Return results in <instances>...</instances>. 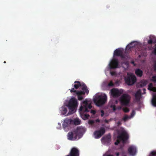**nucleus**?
Here are the masks:
<instances>
[{"mask_svg": "<svg viewBox=\"0 0 156 156\" xmlns=\"http://www.w3.org/2000/svg\"><path fill=\"white\" fill-rule=\"evenodd\" d=\"M96 121L97 122H100V120L98 119H97Z\"/></svg>", "mask_w": 156, "mask_h": 156, "instance_id": "nucleus-44", "label": "nucleus"}, {"mask_svg": "<svg viewBox=\"0 0 156 156\" xmlns=\"http://www.w3.org/2000/svg\"><path fill=\"white\" fill-rule=\"evenodd\" d=\"M122 110L125 113H127L129 112V109L127 107H124L122 108Z\"/></svg>", "mask_w": 156, "mask_h": 156, "instance_id": "nucleus-27", "label": "nucleus"}, {"mask_svg": "<svg viewBox=\"0 0 156 156\" xmlns=\"http://www.w3.org/2000/svg\"><path fill=\"white\" fill-rule=\"evenodd\" d=\"M119 56H120L122 58H125L124 55H123V53H121Z\"/></svg>", "mask_w": 156, "mask_h": 156, "instance_id": "nucleus-36", "label": "nucleus"}, {"mask_svg": "<svg viewBox=\"0 0 156 156\" xmlns=\"http://www.w3.org/2000/svg\"><path fill=\"white\" fill-rule=\"evenodd\" d=\"M153 67L154 70L156 71V61H155L154 62Z\"/></svg>", "mask_w": 156, "mask_h": 156, "instance_id": "nucleus-33", "label": "nucleus"}, {"mask_svg": "<svg viewBox=\"0 0 156 156\" xmlns=\"http://www.w3.org/2000/svg\"><path fill=\"white\" fill-rule=\"evenodd\" d=\"M101 117H103L104 116V113H105L104 111L103 110H101Z\"/></svg>", "mask_w": 156, "mask_h": 156, "instance_id": "nucleus-35", "label": "nucleus"}, {"mask_svg": "<svg viewBox=\"0 0 156 156\" xmlns=\"http://www.w3.org/2000/svg\"><path fill=\"white\" fill-rule=\"evenodd\" d=\"M66 156H70V153H69V155H67Z\"/></svg>", "mask_w": 156, "mask_h": 156, "instance_id": "nucleus-45", "label": "nucleus"}, {"mask_svg": "<svg viewBox=\"0 0 156 156\" xmlns=\"http://www.w3.org/2000/svg\"><path fill=\"white\" fill-rule=\"evenodd\" d=\"M101 140L104 141L105 143H110L111 141V137L110 135H107L103 137Z\"/></svg>", "mask_w": 156, "mask_h": 156, "instance_id": "nucleus-15", "label": "nucleus"}, {"mask_svg": "<svg viewBox=\"0 0 156 156\" xmlns=\"http://www.w3.org/2000/svg\"><path fill=\"white\" fill-rule=\"evenodd\" d=\"M74 84L73 85V84L72 85L74 88L71 89L70 91L71 93H74L75 94H74V95H77L79 100H82L83 98L82 95L85 94L87 95L89 93L87 86L84 83H81L79 81H75Z\"/></svg>", "mask_w": 156, "mask_h": 156, "instance_id": "nucleus-1", "label": "nucleus"}, {"mask_svg": "<svg viewBox=\"0 0 156 156\" xmlns=\"http://www.w3.org/2000/svg\"><path fill=\"white\" fill-rule=\"evenodd\" d=\"M72 120L70 119H66L62 124V126L64 129H65L71 123Z\"/></svg>", "mask_w": 156, "mask_h": 156, "instance_id": "nucleus-14", "label": "nucleus"}, {"mask_svg": "<svg viewBox=\"0 0 156 156\" xmlns=\"http://www.w3.org/2000/svg\"><path fill=\"white\" fill-rule=\"evenodd\" d=\"M130 117L126 115H125L124 117L122 118V120L124 122L126 121L128 119H130Z\"/></svg>", "mask_w": 156, "mask_h": 156, "instance_id": "nucleus-25", "label": "nucleus"}, {"mask_svg": "<svg viewBox=\"0 0 156 156\" xmlns=\"http://www.w3.org/2000/svg\"><path fill=\"white\" fill-rule=\"evenodd\" d=\"M147 83V81L145 80H143L140 83V86L143 87L145 86Z\"/></svg>", "mask_w": 156, "mask_h": 156, "instance_id": "nucleus-22", "label": "nucleus"}, {"mask_svg": "<svg viewBox=\"0 0 156 156\" xmlns=\"http://www.w3.org/2000/svg\"><path fill=\"white\" fill-rule=\"evenodd\" d=\"M105 130L104 128L101 127L99 130L94 131V137L96 139H99L105 133Z\"/></svg>", "mask_w": 156, "mask_h": 156, "instance_id": "nucleus-9", "label": "nucleus"}, {"mask_svg": "<svg viewBox=\"0 0 156 156\" xmlns=\"http://www.w3.org/2000/svg\"><path fill=\"white\" fill-rule=\"evenodd\" d=\"M136 78L132 74L128 73V76L125 78V82L129 85H132L136 81Z\"/></svg>", "mask_w": 156, "mask_h": 156, "instance_id": "nucleus-8", "label": "nucleus"}, {"mask_svg": "<svg viewBox=\"0 0 156 156\" xmlns=\"http://www.w3.org/2000/svg\"><path fill=\"white\" fill-rule=\"evenodd\" d=\"M153 53L154 55H156V47L154 48Z\"/></svg>", "mask_w": 156, "mask_h": 156, "instance_id": "nucleus-37", "label": "nucleus"}, {"mask_svg": "<svg viewBox=\"0 0 156 156\" xmlns=\"http://www.w3.org/2000/svg\"><path fill=\"white\" fill-rule=\"evenodd\" d=\"M110 74L112 76H115L116 75V73L114 71H111Z\"/></svg>", "mask_w": 156, "mask_h": 156, "instance_id": "nucleus-34", "label": "nucleus"}, {"mask_svg": "<svg viewBox=\"0 0 156 156\" xmlns=\"http://www.w3.org/2000/svg\"><path fill=\"white\" fill-rule=\"evenodd\" d=\"M105 122H108V121L107 120H106V121H105Z\"/></svg>", "mask_w": 156, "mask_h": 156, "instance_id": "nucleus-48", "label": "nucleus"}, {"mask_svg": "<svg viewBox=\"0 0 156 156\" xmlns=\"http://www.w3.org/2000/svg\"><path fill=\"white\" fill-rule=\"evenodd\" d=\"M128 151L129 154L132 156H135L137 152L136 147L133 145L130 146L129 147Z\"/></svg>", "mask_w": 156, "mask_h": 156, "instance_id": "nucleus-10", "label": "nucleus"}, {"mask_svg": "<svg viewBox=\"0 0 156 156\" xmlns=\"http://www.w3.org/2000/svg\"><path fill=\"white\" fill-rule=\"evenodd\" d=\"M85 131V129L80 126L72 132H69L67 134L68 139L70 140H74L76 139L78 136H82Z\"/></svg>", "mask_w": 156, "mask_h": 156, "instance_id": "nucleus-2", "label": "nucleus"}, {"mask_svg": "<svg viewBox=\"0 0 156 156\" xmlns=\"http://www.w3.org/2000/svg\"><path fill=\"white\" fill-rule=\"evenodd\" d=\"M78 105L77 101L75 98L70 99L67 105L69 112L67 115H70L74 113L76 111Z\"/></svg>", "mask_w": 156, "mask_h": 156, "instance_id": "nucleus-4", "label": "nucleus"}, {"mask_svg": "<svg viewBox=\"0 0 156 156\" xmlns=\"http://www.w3.org/2000/svg\"><path fill=\"white\" fill-rule=\"evenodd\" d=\"M61 113L62 115H65L66 114L67 110L66 108L65 107H62L61 108Z\"/></svg>", "mask_w": 156, "mask_h": 156, "instance_id": "nucleus-20", "label": "nucleus"}, {"mask_svg": "<svg viewBox=\"0 0 156 156\" xmlns=\"http://www.w3.org/2000/svg\"><path fill=\"white\" fill-rule=\"evenodd\" d=\"M131 97L127 94H123L120 98L119 101L121 105L127 106L129 105L130 100Z\"/></svg>", "mask_w": 156, "mask_h": 156, "instance_id": "nucleus-7", "label": "nucleus"}, {"mask_svg": "<svg viewBox=\"0 0 156 156\" xmlns=\"http://www.w3.org/2000/svg\"><path fill=\"white\" fill-rule=\"evenodd\" d=\"M148 89L154 92H156V87H153V84L151 83L149 84Z\"/></svg>", "mask_w": 156, "mask_h": 156, "instance_id": "nucleus-19", "label": "nucleus"}, {"mask_svg": "<svg viewBox=\"0 0 156 156\" xmlns=\"http://www.w3.org/2000/svg\"><path fill=\"white\" fill-rule=\"evenodd\" d=\"M134 42H132V43L129 44L127 46H126V49H128V50H129L132 48H133V46L132 45L133 44Z\"/></svg>", "mask_w": 156, "mask_h": 156, "instance_id": "nucleus-23", "label": "nucleus"}, {"mask_svg": "<svg viewBox=\"0 0 156 156\" xmlns=\"http://www.w3.org/2000/svg\"><path fill=\"white\" fill-rule=\"evenodd\" d=\"M143 71L140 69H137L135 70V73L139 77H141L143 75Z\"/></svg>", "mask_w": 156, "mask_h": 156, "instance_id": "nucleus-17", "label": "nucleus"}, {"mask_svg": "<svg viewBox=\"0 0 156 156\" xmlns=\"http://www.w3.org/2000/svg\"><path fill=\"white\" fill-rule=\"evenodd\" d=\"M121 53H122V51L119 49H117L115 50L114 55L115 56H119Z\"/></svg>", "mask_w": 156, "mask_h": 156, "instance_id": "nucleus-18", "label": "nucleus"}, {"mask_svg": "<svg viewBox=\"0 0 156 156\" xmlns=\"http://www.w3.org/2000/svg\"><path fill=\"white\" fill-rule=\"evenodd\" d=\"M121 156H127L126 155H122Z\"/></svg>", "mask_w": 156, "mask_h": 156, "instance_id": "nucleus-46", "label": "nucleus"}, {"mask_svg": "<svg viewBox=\"0 0 156 156\" xmlns=\"http://www.w3.org/2000/svg\"><path fill=\"white\" fill-rule=\"evenodd\" d=\"M119 62L117 59H113L109 64L110 69H113L118 68Z\"/></svg>", "mask_w": 156, "mask_h": 156, "instance_id": "nucleus-11", "label": "nucleus"}, {"mask_svg": "<svg viewBox=\"0 0 156 156\" xmlns=\"http://www.w3.org/2000/svg\"><path fill=\"white\" fill-rule=\"evenodd\" d=\"M94 123V122L93 120H89L88 122L89 124H91V125H93V124Z\"/></svg>", "mask_w": 156, "mask_h": 156, "instance_id": "nucleus-32", "label": "nucleus"}, {"mask_svg": "<svg viewBox=\"0 0 156 156\" xmlns=\"http://www.w3.org/2000/svg\"><path fill=\"white\" fill-rule=\"evenodd\" d=\"M117 126H120L122 124V123L120 121H118L117 122Z\"/></svg>", "mask_w": 156, "mask_h": 156, "instance_id": "nucleus-38", "label": "nucleus"}, {"mask_svg": "<svg viewBox=\"0 0 156 156\" xmlns=\"http://www.w3.org/2000/svg\"><path fill=\"white\" fill-rule=\"evenodd\" d=\"M111 107L112 108L113 111H115L116 110V106L115 105H112L111 106Z\"/></svg>", "mask_w": 156, "mask_h": 156, "instance_id": "nucleus-29", "label": "nucleus"}, {"mask_svg": "<svg viewBox=\"0 0 156 156\" xmlns=\"http://www.w3.org/2000/svg\"><path fill=\"white\" fill-rule=\"evenodd\" d=\"M152 103L154 106L156 107V95L153 96V98L152 100Z\"/></svg>", "mask_w": 156, "mask_h": 156, "instance_id": "nucleus-21", "label": "nucleus"}, {"mask_svg": "<svg viewBox=\"0 0 156 156\" xmlns=\"http://www.w3.org/2000/svg\"><path fill=\"white\" fill-rule=\"evenodd\" d=\"M80 120L78 119H76L74 120V123L75 125H78L80 124Z\"/></svg>", "mask_w": 156, "mask_h": 156, "instance_id": "nucleus-26", "label": "nucleus"}, {"mask_svg": "<svg viewBox=\"0 0 156 156\" xmlns=\"http://www.w3.org/2000/svg\"><path fill=\"white\" fill-rule=\"evenodd\" d=\"M90 112L93 113V114H94L96 113V112L95 111L91 110L90 111Z\"/></svg>", "mask_w": 156, "mask_h": 156, "instance_id": "nucleus-39", "label": "nucleus"}, {"mask_svg": "<svg viewBox=\"0 0 156 156\" xmlns=\"http://www.w3.org/2000/svg\"><path fill=\"white\" fill-rule=\"evenodd\" d=\"M103 156H113L112 155L105 154L103 155Z\"/></svg>", "mask_w": 156, "mask_h": 156, "instance_id": "nucleus-43", "label": "nucleus"}, {"mask_svg": "<svg viewBox=\"0 0 156 156\" xmlns=\"http://www.w3.org/2000/svg\"><path fill=\"white\" fill-rule=\"evenodd\" d=\"M115 154H116V156H119V152H116V153Z\"/></svg>", "mask_w": 156, "mask_h": 156, "instance_id": "nucleus-42", "label": "nucleus"}, {"mask_svg": "<svg viewBox=\"0 0 156 156\" xmlns=\"http://www.w3.org/2000/svg\"><path fill=\"white\" fill-rule=\"evenodd\" d=\"M111 95L113 97H118L120 96L122 94V92L118 89L114 88L111 90Z\"/></svg>", "mask_w": 156, "mask_h": 156, "instance_id": "nucleus-12", "label": "nucleus"}, {"mask_svg": "<svg viewBox=\"0 0 156 156\" xmlns=\"http://www.w3.org/2000/svg\"><path fill=\"white\" fill-rule=\"evenodd\" d=\"M143 93H142V94H145L146 93V89L145 88H143Z\"/></svg>", "mask_w": 156, "mask_h": 156, "instance_id": "nucleus-40", "label": "nucleus"}, {"mask_svg": "<svg viewBox=\"0 0 156 156\" xmlns=\"http://www.w3.org/2000/svg\"><path fill=\"white\" fill-rule=\"evenodd\" d=\"M108 86L109 87H113L114 86V84L113 83L112 81H111L108 83Z\"/></svg>", "mask_w": 156, "mask_h": 156, "instance_id": "nucleus-28", "label": "nucleus"}, {"mask_svg": "<svg viewBox=\"0 0 156 156\" xmlns=\"http://www.w3.org/2000/svg\"><path fill=\"white\" fill-rule=\"evenodd\" d=\"M147 42L149 44H151L152 43L155 44L156 43V38L155 40L154 39L153 40L150 39Z\"/></svg>", "mask_w": 156, "mask_h": 156, "instance_id": "nucleus-24", "label": "nucleus"}, {"mask_svg": "<svg viewBox=\"0 0 156 156\" xmlns=\"http://www.w3.org/2000/svg\"><path fill=\"white\" fill-rule=\"evenodd\" d=\"M135 114V112L134 110H133L131 114V117H133Z\"/></svg>", "mask_w": 156, "mask_h": 156, "instance_id": "nucleus-30", "label": "nucleus"}, {"mask_svg": "<svg viewBox=\"0 0 156 156\" xmlns=\"http://www.w3.org/2000/svg\"><path fill=\"white\" fill-rule=\"evenodd\" d=\"M117 138L116 141L115 143V145H118L120 143L121 140H122L123 143H125L129 138V135L125 131L123 130L121 133L119 134L117 136Z\"/></svg>", "mask_w": 156, "mask_h": 156, "instance_id": "nucleus-5", "label": "nucleus"}, {"mask_svg": "<svg viewBox=\"0 0 156 156\" xmlns=\"http://www.w3.org/2000/svg\"><path fill=\"white\" fill-rule=\"evenodd\" d=\"M6 63V61H4V63Z\"/></svg>", "mask_w": 156, "mask_h": 156, "instance_id": "nucleus-47", "label": "nucleus"}, {"mask_svg": "<svg viewBox=\"0 0 156 156\" xmlns=\"http://www.w3.org/2000/svg\"><path fill=\"white\" fill-rule=\"evenodd\" d=\"M70 153V156H79V151L75 147H73L71 149Z\"/></svg>", "mask_w": 156, "mask_h": 156, "instance_id": "nucleus-13", "label": "nucleus"}, {"mask_svg": "<svg viewBox=\"0 0 156 156\" xmlns=\"http://www.w3.org/2000/svg\"><path fill=\"white\" fill-rule=\"evenodd\" d=\"M131 63L133 64L134 66H136V64L133 61H131Z\"/></svg>", "mask_w": 156, "mask_h": 156, "instance_id": "nucleus-41", "label": "nucleus"}, {"mask_svg": "<svg viewBox=\"0 0 156 156\" xmlns=\"http://www.w3.org/2000/svg\"><path fill=\"white\" fill-rule=\"evenodd\" d=\"M141 91L140 90H138L135 94V98L137 101H139L141 97Z\"/></svg>", "mask_w": 156, "mask_h": 156, "instance_id": "nucleus-16", "label": "nucleus"}, {"mask_svg": "<svg viewBox=\"0 0 156 156\" xmlns=\"http://www.w3.org/2000/svg\"><path fill=\"white\" fill-rule=\"evenodd\" d=\"M107 97L105 94L103 96L98 95L95 97L93 101L95 105L100 106L104 104L106 101Z\"/></svg>", "mask_w": 156, "mask_h": 156, "instance_id": "nucleus-6", "label": "nucleus"}, {"mask_svg": "<svg viewBox=\"0 0 156 156\" xmlns=\"http://www.w3.org/2000/svg\"><path fill=\"white\" fill-rule=\"evenodd\" d=\"M92 107L91 104H89L87 101L85 100L83 102V105L80 107L79 111L82 117L84 119H87L90 117L89 115L84 114V113L89 112Z\"/></svg>", "mask_w": 156, "mask_h": 156, "instance_id": "nucleus-3", "label": "nucleus"}, {"mask_svg": "<svg viewBox=\"0 0 156 156\" xmlns=\"http://www.w3.org/2000/svg\"><path fill=\"white\" fill-rule=\"evenodd\" d=\"M151 156H156V152L155 151H152L151 153Z\"/></svg>", "mask_w": 156, "mask_h": 156, "instance_id": "nucleus-31", "label": "nucleus"}]
</instances>
